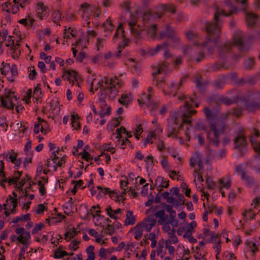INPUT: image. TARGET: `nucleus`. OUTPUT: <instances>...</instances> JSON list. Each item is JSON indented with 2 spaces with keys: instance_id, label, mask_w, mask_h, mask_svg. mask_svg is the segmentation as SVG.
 <instances>
[{
  "instance_id": "f257e3e1",
  "label": "nucleus",
  "mask_w": 260,
  "mask_h": 260,
  "mask_svg": "<svg viewBox=\"0 0 260 260\" xmlns=\"http://www.w3.org/2000/svg\"><path fill=\"white\" fill-rule=\"evenodd\" d=\"M237 8L232 5L231 1H225L223 9H216L213 21L205 23V29L208 36L202 44V46L204 49H208L210 54H212L214 51L217 40L220 37L221 28L220 17L221 16H230L237 12Z\"/></svg>"
},
{
  "instance_id": "f03ea898",
  "label": "nucleus",
  "mask_w": 260,
  "mask_h": 260,
  "mask_svg": "<svg viewBox=\"0 0 260 260\" xmlns=\"http://www.w3.org/2000/svg\"><path fill=\"white\" fill-rule=\"evenodd\" d=\"M179 100H185L184 104L180 107V110L171 112L168 118V137H177L178 130L181 128L183 124H187L186 128L189 129L188 126L191 124L190 117L197 112L196 110L191 109V105L194 104L196 108L199 106V103L190 97L183 95Z\"/></svg>"
},
{
  "instance_id": "7ed1b4c3",
  "label": "nucleus",
  "mask_w": 260,
  "mask_h": 260,
  "mask_svg": "<svg viewBox=\"0 0 260 260\" xmlns=\"http://www.w3.org/2000/svg\"><path fill=\"white\" fill-rule=\"evenodd\" d=\"M101 87V97L100 103L102 107L107 106L104 99L108 96L109 99L113 100L118 94L119 89L124 85L121 79L117 77L112 78L105 77L103 80L98 82Z\"/></svg>"
},
{
  "instance_id": "20e7f679",
  "label": "nucleus",
  "mask_w": 260,
  "mask_h": 260,
  "mask_svg": "<svg viewBox=\"0 0 260 260\" xmlns=\"http://www.w3.org/2000/svg\"><path fill=\"white\" fill-rule=\"evenodd\" d=\"M204 114L209 121V130L207 132V138L210 142L217 146L220 142V137L225 130L223 123L215 121L216 115L215 112L206 107L204 109Z\"/></svg>"
},
{
  "instance_id": "39448f33",
  "label": "nucleus",
  "mask_w": 260,
  "mask_h": 260,
  "mask_svg": "<svg viewBox=\"0 0 260 260\" xmlns=\"http://www.w3.org/2000/svg\"><path fill=\"white\" fill-rule=\"evenodd\" d=\"M170 215H166L164 209L157 211L155 216L158 219V223L162 226L163 231H168L170 230V225L173 228L177 227L179 221L175 219L176 212L173 210L170 212Z\"/></svg>"
},
{
  "instance_id": "423d86ee",
  "label": "nucleus",
  "mask_w": 260,
  "mask_h": 260,
  "mask_svg": "<svg viewBox=\"0 0 260 260\" xmlns=\"http://www.w3.org/2000/svg\"><path fill=\"white\" fill-rule=\"evenodd\" d=\"M247 99L244 102V106L248 111L252 112L260 108V91L249 92Z\"/></svg>"
},
{
  "instance_id": "0eeeda50",
  "label": "nucleus",
  "mask_w": 260,
  "mask_h": 260,
  "mask_svg": "<svg viewBox=\"0 0 260 260\" xmlns=\"http://www.w3.org/2000/svg\"><path fill=\"white\" fill-rule=\"evenodd\" d=\"M152 19L151 12H148L144 14L143 20L144 21V24L143 27H141V29L143 30L144 38L146 34L149 38L154 39L156 36L157 25L156 24L148 25V21H150Z\"/></svg>"
},
{
  "instance_id": "6e6552de",
  "label": "nucleus",
  "mask_w": 260,
  "mask_h": 260,
  "mask_svg": "<svg viewBox=\"0 0 260 260\" xmlns=\"http://www.w3.org/2000/svg\"><path fill=\"white\" fill-rule=\"evenodd\" d=\"M167 73V66H153L152 76L153 85L158 88L162 87L164 75Z\"/></svg>"
},
{
  "instance_id": "1a4fd4ad",
  "label": "nucleus",
  "mask_w": 260,
  "mask_h": 260,
  "mask_svg": "<svg viewBox=\"0 0 260 260\" xmlns=\"http://www.w3.org/2000/svg\"><path fill=\"white\" fill-rule=\"evenodd\" d=\"M137 17L132 14H130L129 18L126 20L132 34L137 39L143 37V30L141 29V26L137 24Z\"/></svg>"
},
{
  "instance_id": "9d476101",
  "label": "nucleus",
  "mask_w": 260,
  "mask_h": 260,
  "mask_svg": "<svg viewBox=\"0 0 260 260\" xmlns=\"http://www.w3.org/2000/svg\"><path fill=\"white\" fill-rule=\"evenodd\" d=\"M4 166L2 161L0 163V183L1 185L5 187V183H8L9 185L11 184H16V181L19 180L21 176L22 172L20 171H16L12 177L6 178L4 172H3Z\"/></svg>"
},
{
  "instance_id": "9b49d317",
  "label": "nucleus",
  "mask_w": 260,
  "mask_h": 260,
  "mask_svg": "<svg viewBox=\"0 0 260 260\" xmlns=\"http://www.w3.org/2000/svg\"><path fill=\"white\" fill-rule=\"evenodd\" d=\"M13 99L16 100V96L10 89H6L3 95L0 98L1 105L5 108L13 110L14 107L13 103Z\"/></svg>"
},
{
  "instance_id": "f8f14e48",
  "label": "nucleus",
  "mask_w": 260,
  "mask_h": 260,
  "mask_svg": "<svg viewBox=\"0 0 260 260\" xmlns=\"http://www.w3.org/2000/svg\"><path fill=\"white\" fill-rule=\"evenodd\" d=\"M243 127L239 126V132L234 139L235 148L243 153L247 145L246 140L243 134Z\"/></svg>"
},
{
  "instance_id": "ddd939ff",
  "label": "nucleus",
  "mask_w": 260,
  "mask_h": 260,
  "mask_svg": "<svg viewBox=\"0 0 260 260\" xmlns=\"http://www.w3.org/2000/svg\"><path fill=\"white\" fill-rule=\"evenodd\" d=\"M3 75H5L8 80L11 82L15 80L18 75V71L16 66H2L0 69Z\"/></svg>"
},
{
  "instance_id": "4468645a",
  "label": "nucleus",
  "mask_w": 260,
  "mask_h": 260,
  "mask_svg": "<svg viewBox=\"0 0 260 260\" xmlns=\"http://www.w3.org/2000/svg\"><path fill=\"white\" fill-rule=\"evenodd\" d=\"M156 11L158 17L160 18L167 12L174 14L176 12V7L170 3L160 4L157 6Z\"/></svg>"
},
{
  "instance_id": "2eb2a0df",
  "label": "nucleus",
  "mask_w": 260,
  "mask_h": 260,
  "mask_svg": "<svg viewBox=\"0 0 260 260\" xmlns=\"http://www.w3.org/2000/svg\"><path fill=\"white\" fill-rule=\"evenodd\" d=\"M62 78L64 80L69 81L70 83H72V86L74 84V80L77 82V84L79 86V82L80 81V77L78 74L75 71L70 70L64 71L62 75Z\"/></svg>"
},
{
  "instance_id": "dca6fc26",
  "label": "nucleus",
  "mask_w": 260,
  "mask_h": 260,
  "mask_svg": "<svg viewBox=\"0 0 260 260\" xmlns=\"http://www.w3.org/2000/svg\"><path fill=\"white\" fill-rule=\"evenodd\" d=\"M166 37L169 38H174V41L176 43L179 42L180 40V38L176 35L174 30L172 29L169 25H167L166 26L165 30H162L159 35V38L160 39H162Z\"/></svg>"
},
{
  "instance_id": "f3484780",
  "label": "nucleus",
  "mask_w": 260,
  "mask_h": 260,
  "mask_svg": "<svg viewBox=\"0 0 260 260\" xmlns=\"http://www.w3.org/2000/svg\"><path fill=\"white\" fill-rule=\"evenodd\" d=\"M236 170L247 186H249L253 184L254 182L253 178L246 175L241 166H237L236 168Z\"/></svg>"
},
{
  "instance_id": "a211bd4d",
  "label": "nucleus",
  "mask_w": 260,
  "mask_h": 260,
  "mask_svg": "<svg viewBox=\"0 0 260 260\" xmlns=\"http://www.w3.org/2000/svg\"><path fill=\"white\" fill-rule=\"evenodd\" d=\"M36 12L38 17L41 20L46 19L48 16V11L46 6L42 2H39L37 5Z\"/></svg>"
},
{
  "instance_id": "6ab92c4d",
  "label": "nucleus",
  "mask_w": 260,
  "mask_h": 260,
  "mask_svg": "<svg viewBox=\"0 0 260 260\" xmlns=\"http://www.w3.org/2000/svg\"><path fill=\"white\" fill-rule=\"evenodd\" d=\"M91 12V6L89 4L85 3L82 4L79 10V14L82 18L86 20L89 18L90 13Z\"/></svg>"
},
{
  "instance_id": "aec40b11",
  "label": "nucleus",
  "mask_w": 260,
  "mask_h": 260,
  "mask_svg": "<svg viewBox=\"0 0 260 260\" xmlns=\"http://www.w3.org/2000/svg\"><path fill=\"white\" fill-rule=\"evenodd\" d=\"M245 20L247 26L252 27L256 24L258 16L253 13L245 12Z\"/></svg>"
},
{
  "instance_id": "412c9836",
  "label": "nucleus",
  "mask_w": 260,
  "mask_h": 260,
  "mask_svg": "<svg viewBox=\"0 0 260 260\" xmlns=\"http://www.w3.org/2000/svg\"><path fill=\"white\" fill-rule=\"evenodd\" d=\"M194 82L197 89L200 92H203L205 91L206 87L208 83L207 81H203L202 76L199 74L196 75Z\"/></svg>"
},
{
  "instance_id": "4be33fe9",
  "label": "nucleus",
  "mask_w": 260,
  "mask_h": 260,
  "mask_svg": "<svg viewBox=\"0 0 260 260\" xmlns=\"http://www.w3.org/2000/svg\"><path fill=\"white\" fill-rule=\"evenodd\" d=\"M108 215L114 219H120L122 215V210L118 208L116 210H113L111 206H108L106 209Z\"/></svg>"
},
{
  "instance_id": "5701e85b",
  "label": "nucleus",
  "mask_w": 260,
  "mask_h": 260,
  "mask_svg": "<svg viewBox=\"0 0 260 260\" xmlns=\"http://www.w3.org/2000/svg\"><path fill=\"white\" fill-rule=\"evenodd\" d=\"M142 223V227L144 230H145L147 232H150L152 228L155 225L156 220L153 217H148L143 221L140 222Z\"/></svg>"
},
{
  "instance_id": "b1692460",
  "label": "nucleus",
  "mask_w": 260,
  "mask_h": 260,
  "mask_svg": "<svg viewBox=\"0 0 260 260\" xmlns=\"http://www.w3.org/2000/svg\"><path fill=\"white\" fill-rule=\"evenodd\" d=\"M17 205V199L9 196L7 199L6 203L4 205L5 210H10L11 212L14 213Z\"/></svg>"
},
{
  "instance_id": "393cba45",
  "label": "nucleus",
  "mask_w": 260,
  "mask_h": 260,
  "mask_svg": "<svg viewBox=\"0 0 260 260\" xmlns=\"http://www.w3.org/2000/svg\"><path fill=\"white\" fill-rule=\"evenodd\" d=\"M13 37L9 36L8 37V39L7 40L8 41V43H6V46L9 47L10 48V50L11 52V54L12 57L14 58V59H15V57L14 56V53L16 52L17 53V51L19 52V50L18 49V47H17V46L14 44V40L12 39ZM16 45L17 46H19L20 45L19 41H17L16 42Z\"/></svg>"
},
{
  "instance_id": "a878e982",
  "label": "nucleus",
  "mask_w": 260,
  "mask_h": 260,
  "mask_svg": "<svg viewBox=\"0 0 260 260\" xmlns=\"http://www.w3.org/2000/svg\"><path fill=\"white\" fill-rule=\"evenodd\" d=\"M231 185V181L229 177L222 178L219 179L218 182V187L222 197L224 196V192L222 190V188H225L228 189L230 188Z\"/></svg>"
},
{
  "instance_id": "bb28decb",
  "label": "nucleus",
  "mask_w": 260,
  "mask_h": 260,
  "mask_svg": "<svg viewBox=\"0 0 260 260\" xmlns=\"http://www.w3.org/2000/svg\"><path fill=\"white\" fill-rule=\"evenodd\" d=\"M155 185L157 190L160 191L162 188H167L169 186V180L159 176L155 181Z\"/></svg>"
},
{
  "instance_id": "cd10ccee",
  "label": "nucleus",
  "mask_w": 260,
  "mask_h": 260,
  "mask_svg": "<svg viewBox=\"0 0 260 260\" xmlns=\"http://www.w3.org/2000/svg\"><path fill=\"white\" fill-rule=\"evenodd\" d=\"M244 34L240 30L237 31L233 36V43L236 45L241 47L243 44Z\"/></svg>"
},
{
  "instance_id": "c85d7f7f",
  "label": "nucleus",
  "mask_w": 260,
  "mask_h": 260,
  "mask_svg": "<svg viewBox=\"0 0 260 260\" xmlns=\"http://www.w3.org/2000/svg\"><path fill=\"white\" fill-rule=\"evenodd\" d=\"M142 223H138L134 228L132 229L136 239H140L143 236L144 229L142 227Z\"/></svg>"
},
{
  "instance_id": "c756f323",
  "label": "nucleus",
  "mask_w": 260,
  "mask_h": 260,
  "mask_svg": "<svg viewBox=\"0 0 260 260\" xmlns=\"http://www.w3.org/2000/svg\"><path fill=\"white\" fill-rule=\"evenodd\" d=\"M38 123H36L34 126V133L35 134H38L40 130L42 133H46V130L44 127L47 125L46 122L41 118L38 117Z\"/></svg>"
},
{
  "instance_id": "7c9ffc66",
  "label": "nucleus",
  "mask_w": 260,
  "mask_h": 260,
  "mask_svg": "<svg viewBox=\"0 0 260 260\" xmlns=\"http://www.w3.org/2000/svg\"><path fill=\"white\" fill-rule=\"evenodd\" d=\"M97 189L99 190L98 196L100 197H104L106 194H109L110 198L114 197L115 192L113 191H111L109 188L108 187H102L101 186H98Z\"/></svg>"
},
{
  "instance_id": "2f4dec72",
  "label": "nucleus",
  "mask_w": 260,
  "mask_h": 260,
  "mask_svg": "<svg viewBox=\"0 0 260 260\" xmlns=\"http://www.w3.org/2000/svg\"><path fill=\"white\" fill-rule=\"evenodd\" d=\"M258 136V132L256 130H254V137L251 136L250 138V141L255 151L259 152H260V142H258L256 141L255 138Z\"/></svg>"
},
{
  "instance_id": "473e14b6",
  "label": "nucleus",
  "mask_w": 260,
  "mask_h": 260,
  "mask_svg": "<svg viewBox=\"0 0 260 260\" xmlns=\"http://www.w3.org/2000/svg\"><path fill=\"white\" fill-rule=\"evenodd\" d=\"M131 96L132 95L130 93L125 92L121 94L118 102L123 105L127 106L130 102Z\"/></svg>"
},
{
  "instance_id": "72a5a7b5",
  "label": "nucleus",
  "mask_w": 260,
  "mask_h": 260,
  "mask_svg": "<svg viewBox=\"0 0 260 260\" xmlns=\"http://www.w3.org/2000/svg\"><path fill=\"white\" fill-rule=\"evenodd\" d=\"M168 45V43H164L158 45L154 48H150L148 50V53L150 55H154L160 50L166 48Z\"/></svg>"
},
{
  "instance_id": "f704fd0d",
  "label": "nucleus",
  "mask_w": 260,
  "mask_h": 260,
  "mask_svg": "<svg viewBox=\"0 0 260 260\" xmlns=\"http://www.w3.org/2000/svg\"><path fill=\"white\" fill-rule=\"evenodd\" d=\"M232 47V44L230 43L224 44V45L218 47L219 55L221 57H223L224 55L228 53Z\"/></svg>"
},
{
  "instance_id": "c9c22d12",
  "label": "nucleus",
  "mask_w": 260,
  "mask_h": 260,
  "mask_svg": "<svg viewBox=\"0 0 260 260\" xmlns=\"http://www.w3.org/2000/svg\"><path fill=\"white\" fill-rule=\"evenodd\" d=\"M136 219L133 215V213L131 211H128L126 215V218L124 220V223L126 225H133L135 223Z\"/></svg>"
},
{
  "instance_id": "e433bc0d",
  "label": "nucleus",
  "mask_w": 260,
  "mask_h": 260,
  "mask_svg": "<svg viewBox=\"0 0 260 260\" xmlns=\"http://www.w3.org/2000/svg\"><path fill=\"white\" fill-rule=\"evenodd\" d=\"M30 235L29 233H25L24 235H19L17 240L22 244H26V245L28 244V241L30 240Z\"/></svg>"
},
{
  "instance_id": "4c0bfd02",
  "label": "nucleus",
  "mask_w": 260,
  "mask_h": 260,
  "mask_svg": "<svg viewBox=\"0 0 260 260\" xmlns=\"http://www.w3.org/2000/svg\"><path fill=\"white\" fill-rule=\"evenodd\" d=\"M152 101L151 94L144 93L141 97L140 100H138L139 104L142 106L143 104H145L146 106Z\"/></svg>"
},
{
  "instance_id": "58836bf2",
  "label": "nucleus",
  "mask_w": 260,
  "mask_h": 260,
  "mask_svg": "<svg viewBox=\"0 0 260 260\" xmlns=\"http://www.w3.org/2000/svg\"><path fill=\"white\" fill-rule=\"evenodd\" d=\"M79 116L78 115L74 113L71 115V120H72V127L75 129H80V125L78 122Z\"/></svg>"
},
{
  "instance_id": "ea45409f",
  "label": "nucleus",
  "mask_w": 260,
  "mask_h": 260,
  "mask_svg": "<svg viewBox=\"0 0 260 260\" xmlns=\"http://www.w3.org/2000/svg\"><path fill=\"white\" fill-rule=\"evenodd\" d=\"M28 78L30 80H34L36 79L38 73L35 69L34 66H29L27 68Z\"/></svg>"
},
{
  "instance_id": "a19ab883",
  "label": "nucleus",
  "mask_w": 260,
  "mask_h": 260,
  "mask_svg": "<svg viewBox=\"0 0 260 260\" xmlns=\"http://www.w3.org/2000/svg\"><path fill=\"white\" fill-rule=\"evenodd\" d=\"M155 138V137L154 136L153 133H149L146 138L143 141V142H142L141 147L145 148L146 147L147 144H152L153 142V138Z\"/></svg>"
},
{
  "instance_id": "79ce46f5",
  "label": "nucleus",
  "mask_w": 260,
  "mask_h": 260,
  "mask_svg": "<svg viewBox=\"0 0 260 260\" xmlns=\"http://www.w3.org/2000/svg\"><path fill=\"white\" fill-rule=\"evenodd\" d=\"M250 165L257 172L260 171V156L258 155L251 161Z\"/></svg>"
},
{
  "instance_id": "37998d69",
  "label": "nucleus",
  "mask_w": 260,
  "mask_h": 260,
  "mask_svg": "<svg viewBox=\"0 0 260 260\" xmlns=\"http://www.w3.org/2000/svg\"><path fill=\"white\" fill-rule=\"evenodd\" d=\"M78 232L75 228L70 229L64 234V239L67 241L73 238L77 234Z\"/></svg>"
},
{
  "instance_id": "c03bdc74",
  "label": "nucleus",
  "mask_w": 260,
  "mask_h": 260,
  "mask_svg": "<svg viewBox=\"0 0 260 260\" xmlns=\"http://www.w3.org/2000/svg\"><path fill=\"white\" fill-rule=\"evenodd\" d=\"M52 19L54 23L60 25L59 22L61 20L60 12L58 10L54 11L52 15Z\"/></svg>"
},
{
  "instance_id": "a18cd8bd",
  "label": "nucleus",
  "mask_w": 260,
  "mask_h": 260,
  "mask_svg": "<svg viewBox=\"0 0 260 260\" xmlns=\"http://www.w3.org/2000/svg\"><path fill=\"white\" fill-rule=\"evenodd\" d=\"M68 255V253L66 251L62 250V246H61L55 251L54 257L55 258H61Z\"/></svg>"
},
{
  "instance_id": "49530a36",
  "label": "nucleus",
  "mask_w": 260,
  "mask_h": 260,
  "mask_svg": "<svg viewBox=\"0 0 260 260\" xmlns=\"http://www.w3.org/2000/svg\"><path fill=\"white\" fill-rule=\"evenodd\" d=\"M244 219L246 220H251L254 218L255 212L251 209L246 210L245 212L243 213Z\"/></svg>"
},
{
  "instance_id": "de8ad7c7",
  "label": "nucleus",
  "mask_w": 260,
  "mask_h": 260,
  "mask_svg": "<svg viewBox=\"0 0 260 260\" xmlns=\"http://www.w3.org/2000/svg\"><path fill=\"white\" fill-rule=\"evenodd\" d=\"M103 27L105 31H112L114 29V26L112 23V21L110 20V18H108V19L103 24Z\"/></svg>"
},
{
  "instance_id": "09e8293b",
  "label": "nucleus",
  "mask_w": 260,
  "mask_h": 260,
  "mask_svg": "<svg viewBox=\"0 0 260 260\" xmlns=\"http://www.w3.org/2000/svg\"><path fill=\"white\" fill-rule=\"evenodd\" d=\"M58 153V150L54 151L50 156V159L52 162L53 168L54 171H56V165L57 164L58 156L57 154Z\"/></svg>"
},
{
  "instance_id": "8fccbe9b",
  "label": "nucleus",
  "mask_w": 260,
  "mask_h": 260,
  "mask_svg": "<svg viewBox=\"0 0 260 260\" xmlns=\"http://www.w3.org/2000/svg\"><path fill=\"white\" fill-rule=\"evenodd\" d=\"M184 78H182L180 81L179 83L172 82L170 84L169 87L172 92H175L177 91L180 88L182 83L183 82Z\"/></svg>"
},
{
  "instance_id": "3c124183",
  "label": "nucleus",
  "mask_w": 260,
  "mask_h": 260,
  "mask_svg": "<svg viewBox=\"0 0 260 260\" xmlns=\"http://www.w3.org/2000/svg\"><path fill=\"white\" fill-rule=\"evenodd\" d=\"M168 203L171 204L174 208H178V207L183 205L182 202H181L179 200L173 197L169 199Z\"/></svg>"
},
{
  "instance_id": "603ef678",
  "label": "nucleus",
  "mask_w": 260,
  "mask_h": 260,
  "mask_svg": "<svg viewBox=\"0 0 260 260\" xmlns=\"http://www.w3.org/2000/svg\"><path fill=\"white\" fill-rule=\"evenodd\" d=\"M75 36V33H74V30L71 27H69L68 29L64 28V38L71 39Z\"/></svg>"
},
{
  "instance_id": "864d4df0",
  "label": "nucleus",
  "mask_w": 260,
  "mask_h": 260,
  "mask_svg": "<svg viewBox=\"0 0 260 260\" xmlns=\"http://www.w3.org/2000/svg\"><path fill=\"white\" fill-rule=\"evenodd\" d=\"M124 30L122 29V25L120 24L116 29V31L113 37L114 39H116L119 37L123 38L124 37Z\"/></svg>"
},
{
  "instance_id": "5fc2aeb1",
  "label": "nucleus",
  "mask_w": 260,
  "mask_h": 260,
  "mask_svg": "<svg viewBox=\"0 0 260 260\" xmlns=\"http://www.w3.org/2000/svg\"><path fill=\"white\" fill-rule=\"evenodd\" d=\"M18 180L16 181V184H14L16 187V188H17L20 191H23V186L25 184L26 181H27V179L25 178H23L19 182V183H17V181Z\"/></svg>"
},
{
  "instance_id": "6e6d98bb",
  "label": "nucleus",
  "mask_w": 260,
  "mask_h": 260,
  "mask_svg": "<svg viewBox=\"0 0 260 260\" xmlns=\"http://www.w3.org/2000/svg\"><path fill=\"white\" fill-rule=\"evenodd\" d=\"M213 86L218 88H222L225 85V81L223 78L219 79L214 81Z\"/></svg>"
},
{
  "instance_id": "4d7b16f0",
  "label": "nucleus",
  "mask_w": 260,
  "mask_h": 260,
  "mask_svg": "<svg viewBox=\"0 0 260 260\" xmlns=\"http://www.w3.org/2000/svg\"><path fill=\"white\" fill-rule=\"evenodd\" d=\"M80 241L74 239L69 245V248L73 251H75L78 248V245L80 243Z\"/></svg>"
},
{
  "instance_id": "13d9d810",
  "label": "nucleus",
  "mask_w": 260,
  "mask_h": 260,
  "mask_svg": "<svg viewBox=\"0 0 260 260\" xmlns=\"http://www.w3.org/2000/svg\"><path fill=\"white\" fill-rule=\"evenodd\" d=\"M159 105V103L156 102H154L151 101L147 105V106L150 109L151 113H153V112L155 111Z\"/></svg>"
},
{
  "instance_id": "bf43d9fd",
  "label": "nucleus",
  "mask_w": 260,
  "mask_h": 260,
  "mask_svg": "<svg viewBox=\"0 0 260 260\" xmlns=\"http://www.w3.org/2000/svg\"><path fill=\"white\" fill-rule=\"evenodd\" d=\"M223 260H236V259L233 253L226 251L223 254Z\"/></svg>"
},
{
  "instance_id": "052dcab7",
  "label": "nucleus",
  "mask_w": 260,
  "mask_h": 260,
  "mask_svg": "<svg viewBox=\"0 0 260 260\" xmlns=\"http://www.w3.org/2000/svg\"><path fill=\"white\" fill-rule=\"evenodd\" d=\"M246 243L253 253H254L257 250V247L255 243L251 241H246Z\"/></svg>"
},
{
  "instance_id": "680f3d73",
  "label": "nucleus",
  "mask_w": 260,
  "mask_h": 260,
  "mask_svg": "<svg viewBox=\"0 0 260 260\" xmlns=\"http://www.w3.org/2000/svg\"><path fill=\"white\" fill-rule=\"evenodd\" d=\"M79 154L81 155L82 158L86 160L87 161H89L92 159V157L91 156L89 152L86 151L85 150H84L83 152L80 153Z\"/></svg>"
},
{
  "instance_id": "e2e57ef3",
  "label": "nucleus",
  "mask_w": 260,
  "mask_h": 260,
  "mask_svg": "<svg viewBox=\"0 0 260 260\" xmlns=\"http://www.w3.org/2000/svg\"><path fill=\"white\" fill-rule=\"evenodd\" d=\"M74 203L72 201V198H70V200L67 202L63 206L64 208L69 210H72L74 208Z\"/></svg>"
},
{
  "instance_id": "0e129e2a",
  "label": "nucleus",
  "mask_w": 260,
  "mask_h": 260,
  "mask_svg": "<svg viewBox=\"0 0 260 260\" xmlns=\"http://www.w3.org/2000/svg\"><path fill=\"white\" fill-rule=\"evenodd\" d=\"M32 95V90L31 89H29L26 92L24 96L23 100L25 101L26 104H28L30 102V99Z\"/></svg>"
},
{
  "instance_id": "69168bd1",
  "label": "nucleus",
  "mask_w": 260,
  "mask_h": 260,
  "mask_svg": "<svg viewBox=\"0 0 260 260\" xmlns=\"http://www.w3.org/2000/svg\"><path fill=\"white\" fill-rule=\"evenodd\" d=\"M105 42H106L105 39L98 38L97 42L96 43V46L97 48V50H99L100 49L104 47V45L105 44Z\"/></svg>"
},
{
  "instance_id": "338daca9",
  "label": "nucleus",
  "mask_w": 260,
  "mask_h": 260,
  "mask_svg": "<svg viewBox=\"0 0 260 260\" xmlns=\"http://www.w3.org/2000/svg\"><path fill=\"white\" fill-rule=\"evenodd\" d=\"M6 159L13 162L17 158V154L14 152L8 153L6 155Z\"/></svg>"
},
{
  "instance_id": "774afa93",
  "label": "nucleus",
  "mask_w": 260,
  "mask_h": 260,
  "mask_svg": "<svg viewBox=\"0 0 260 260\" xmlns=\"http://www.w3.org/2000/svg\"><path fill=\"white\" fill-rule=\"evenodd\" d=\"M122 8L126 12L129 13L131 11V4L128 1L123 2L121 5Z\"/></svg>"
}]
</instances>
